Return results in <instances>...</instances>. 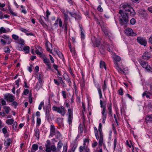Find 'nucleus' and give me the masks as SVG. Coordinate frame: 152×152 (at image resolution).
<instances>
[{
    "mask_svg": "<svg viewBox=\"0 0 152 152\" xmlns=\"http://www.w3.org/2000/svg\"><path fill=\"white\" fill-rule=\"evenodd\" d=\"M99 67L100 68H102L103 67H104V62L101 60L99 63Z\"/></svg>",
    "mask_w": 152,
    "mask_h": 152,
    "instance_id": "nucleus-30",
    "label": "nucleus"
},
{
    "mask_svg": "<svg viewBox=\"0 0 152 152\" xmlns=\"http://www.w3.org/2000/svg\"><path fill=\"white\" fill-rule=\"evenodd\" d=\"M50 149L53 152H55L54 151H55L56 149L57 148L54 145H52L51 146Z\"/></svg>",
    "mask_w": 152,
    "mask_h": 152,
    "instance_id": "nucleus-43",
    "label": "nucleus"
},
{
    "mask_svg": "<svg viewBox=\"0 0 152 152\" xmlns=\"http://www.w3.org/2000/svg\"><path fill=\"white\" fill-rule=\"evenodd\" d=\"M98 10L101 12H102L103 11V9L102 8L100 5H99L97 8Z\"/></svg>",
    "mask_w": 152,
    "mask_h": 152,
    "instance_id": "nucleus-58",
    "label": "nucleus"
},
{
    "mask_svg": "<svg viewBox=\"0 0 152 152\" xmlns=\"http://www.w3.org/2000/svg\"><path fill=\"white\" fill-rule=\"evenodd\" d=\"M4 97L5 99L8 100L9 99V101L10 102H13V101L14 100L13 98L14 97L13 96V95L12 94H5L4 95Z\"/></svg>",
    "mask_w": 152,
    "mask_h": 152,
    "instance_id": "nucleus-12",
    "label": "nucleus"
},
{
    "mask_svg": "<svg viewBox=\"0 0 152 152\" xmlns=\"http://www.w3.org/2000/svg\"><path fill=\"white\" fill-rule=\"evenodd\" d=\"M12 37V38L15 40H17L18 38V36L14 34H13Z\"/></svg>",
    "mask_w": 152,
    "mask_h": 152,
    "instance_id": "nucleus-51",
    "label": "nucleus"
},
{
    "mask_svg": "<svg viewBox=\"0 0 152 152\" xmlns=\"http://www.w3.org/2000/svg\"><path fill=\"white\" fill-rule=\"evenodd\" d=\"M35 132V136L38 139L39 138V130L38 129H34Z\"/></svg>",
    "mask_w": 152,
    "mask_h": 152,
    "instance_id": "nucleus-18",
    "label": "nucleus"
},
{
    "mask_svg": "<svg viewBox=\"0 0 152 152\" xmlns=\"http://www.w3.org/2000/svg\"><path fill=\"white\" fill-rule=\"evenodd\" d=\"M46 149L45 150V151L47 152H51V149L50 147H46Z\"/></svg>",
    "mask_w": 152,
    "mask_h": 152,
    "instance_id": "nucleus-62",
    "label": "nucleus"
},
{
    "mask_svg": "<svg viewBox=\"0 0 152 152\" xmlns=\"http://www.w3.org/2000/svg\"><path fill=\"white\" fill-rule=\"evenodd\" d=\"M122 7L124 9V11H123V12H125L126 13L130 15L131 16H133L135 14V12L133 8L128 4H123Z\"/></svg>",
    "mask_w": 152,
    "mask_h": 152,
    "instance_id": "nucleus-2",
    "label": "nucleus"
},
{
    "mask_svg": "<svg viewBox=\"0 0 152 152\" xmlns=\"http://www.w3.org/2000/svg\"><path fill=\"white\" fill-rule=\"evenodd\" d=\"M145 120L147 123L152 122V115L146 116Z\"/></svg>",
    "mask_w": 152,
    "mask_h": 152,
    "instance_id": "nucleus-17",
    "label": "nucleus"
},
{
    "mask_svg": "<svg viewBox=\"0 0 152 152\" xmlns=\"http://www.w3.org/2000/svg\"><path fill=\"white\" fill-rule=\"evenodd\" d=\"M54 135H56V138L57 139L60 137L61 136L60 132L58 130H55L54 126L51 125L50 136L52 137Z\"/></svg>",
    "mask_w": 152,
    "mask_h": 152,
    "instance_id": "nucleus-3",
    "label": "nucleus"
},
{
    "mask_svg": "<svg viewBox=\"0 0 152 152\" xmlns=\"http://www.w3.org/2000/svg\"><path fill=\"white\" fill-rule=\"evenodd\" d=\"M63 118H57L56 120V122L58 123L59 125H60L63 123Z\"/></svg>",
    "mask_w": 152,
    "mask_h": 152,
    "instance_id": "nucleus-22",
    "label": "nucleus"
},
{
    "mask_svg": "<svg viewBox=\"0 0 152 152\" xmlns=\"http://www.w3.org/2000/svg\"><path fill=\"white\" fill-rule=\"evenodd\" d=\"M38 148V146L37 144H34L32 145L31 152H34L36 151L37 150Z\"/></svg>",
    "mask_w": 152,
    "mask_h": 152,
    "instance_id": "nucleus-16",
    "label": "nucleus"
},
{
    "mask_svg": "<svg viewBox=\"0 0 152 152\" xmlns=\"http://www.w3.org/2000/svg\"><path fill=\"white\" fill-rule=\"evenodd\" d=\"M7 30L5 28L3 27H1L0 28V33L1 34L2 33H7Z\"/></svg>",
    "mask_w": 152,
    "mask_h": 152,
    "instance_id": "nucleus-29",
    "label": "nucleus"
},
{
    "mask_svg": "<svg viewBox=\"0 0 152 152\" xmlns=\"http://www.w3.org/2000/svg\"><path fill=\"white\" fill-rule=\"evenodd\" d=\"M56 52L57 53V55L59 57L62 59H64V56L61 53L60 51L57 52L56 50Z\"/></svg>",
    "mask_w": 152,
    "mask_h": 152,
    "instance_id": "nucleus-27",
    "label": "nucleus"
},
{
    "mask_svg": "<svg viewBox=\"0 0 152 152\" xmlns=\"http://www.w3.org/2000/svg\"><path fill=\"white\" fill-rule=\"evenodd\" d=\"M125 33L128 36H135L136 35V34L133 32V30L129 28H127L125 30Z\"/></svg>",
    "mask_w": 152,
    "mask_h": 152,
    "instance_id": "nucleus-9",
    "label": "nucleus"
},
{
    "mask_svg": "<svg viewBox=\"0 0 152 152\" xmlns=\"http://www.w3.org/2000/svg\"><path fill=\"white\" fill-rule=\"evenodd\" d=\"M4 109L6 113L7 114L9 113L10 110V107L8 106L4 107Z\"/></svg>",
    "mask_w": 152,
    "mask_h": 152,
    "instance_id": "nucleus-25",
    "label": "nucleus"
},
{
    "mask_svg": "<svg viewBox=\"0 0 152 152\" xmlns=\"http://www.w3.org/2000/svg\"><path fill=\"white\" fill-rule=\"evenodd\" d=\"M57 111L60 113H61V115H64V113H63V110L61 109V108L59 107H58V108L57 110Z\"/></svg>",
    "mask_w": 152,
    "mask_h": 152,
    "instance_id": "nucleus-36",
    "label": "nucleus"
},
{
    "mask_svg": "<svg viewBox=\"0 0 152 152\" xmlns=\"http://www.w3.org/2000/svg\"><path fill=\"white\" fill-rule=\"evenodd\" d=\"M109 113L110 115H111L112 113V106L111 104L108 107Z\"/></svg>",
    "mask_w": 152,
    "mask_h": 152,
    "instance_id": "nucleus-48",
    "label": "nucleus"
},
{
    "mask_svg": "<svg viewBox=\"0 0 152 152\" xmlns=\"http://www.w3.org/2000/svg\"><path fill=\"white\" fill-rule=\"evenodd\" d=\"M139 16L142 19H145L148 16V14L146 11L143 9H140L138 11Z\"/></svg>",
    "mask_w": 152,
    "mask_h": 152,
    "instance_id": "nucleus-7",
    "label": "nucleus"
},
{
    "mask_svg": "<svg viewBox=\"0 0 152 152\" xmlns=\"http://www.w3.org/2000/svg\"><path fill=\"white\" fill-rule=\"evenodd\" d=\"M11 141L12 140L10 139H8L7 140V142L5 141L4 144L5 145H6L7 146H9L11 142Z\"/></svg>",
    "mask_w": 152,
    "mask_h": 152,
    "instance_id": "nucleus-24",
    "label": "nucleus"
},
{
    "mask_svg": "<svg viewBox=\"0 0 152 152\" xmlns=\"http://www.w3.org/2000/svg\"><path fill=\"white\" fill-rule=\"evenodd\" d=\"M72 115H69L68 121L69 124L72 122Z\"/></svg>",
    "mask_w": 152,
    "mask_h": 152,
    "instance_id": "nucleus-35",
    "label": "nucleus"
},
{
    "mask_svg": "<svg viewBox=\"0 0 152 152\" xmlns=\"http://www.w3.org/2000/svg\"><path fill=\"white\" fill-rule=\"evenodd\" d=\"M63 145V144L62 143L61 140H60L57 145V150L58 151H60Z\"/></svg>",
    "mask_w": 152,
    "mask_h": 152,
    "instance_id": "nucleus-21",
    "label": "nucleus"
},
{
    "mask_svg": "<svg viewBox=\"0 0 152 152\" xmlns=\"http://www.w3.org/2000/svg\"><path fill=\"white\" fill-rule=\"evenodd\" d=\"M121 16L119 17V22L121 26L126 25L129 22V15H130L127 13L123 12V11L120 10L118 12Z\"/></svg>",
    "mask_w": 152,
    "mask_h": 152,
    "instance_id": "nucleus-1",
    "label": "nucleus"
},
{
    "mask_svg": "<svg viewBox=\"0 0 152 152\" xmlns=\"http://www.w3.org/2000/svg\"><path fill=\"white\" fill-rule=\"evenodd\" d=\"M47 144L45 145L46 147H50V140H48L47 141Z\"/></svg>",
    "mask_w": 152,
    "mask_h": 152,
    "instance_id": "nucleus-46",
    "label": "nucleus"
},
{
    "mask_svg": "<svg viewBox=\"0 0 152 152\" xmlns=\"http://www.w3.org/2000/svg\"><path fill=\"white\" fill-rule=\"evenodd\" d=\"M111 33L107 28H105V36L109 37L110 36Z\"/></svg>",
    "mask_w": 152,
    "mask_h": 152,
    "instance_id": "nucleus-31",
    "label": "nucleus"
},
{
    "mask_svg": "<svg viewBox=\"0 0 152 152\" xmlns=\"http://www.w3.org/2000/svg\"><path fill=\"white\" fill-rule=\"evenodd\" d=\"M68 24V22H64V28H65V31H66V33L67 32V25Z\"/></svg>",
    "mask_w": 152,
    "mask_h": 152,
    "instance_id": "nucleus-28",
    "label": "nucleus"
},
{
    "mask_svg": "<svg viewBox=\"0 0 152 152\" xmlns=\"http://www.w3.org/2000/svg\"><path fill=\"white\" fill-rule=\"evenodd\" d=\"M12 125V129L14 130H15L17 129V123L16 122H14Z\"/></svg>",
    "mask_w": 152,
    "mask_h": 152,
    "instance_id": "nucleus-34",
    "label": "nucleus"
},
{
    "mask_svg": "<svg viewBox=\"0 0 152 152\" xmlns=\"http://www.w3.org/2000/svg\"><path fill=\"white\" fill-rule=\"evenodd\" d=\"M6 122L8 125H12L14 122V120L13 118L7 119L6 120Z\"/></svg>",
    "mask_w": 152,
    "mask_h": 152,
    "instance_id": "nucleus-20",
    "label": "nucleus"
},
{
    "mask_svg": "<svg viewBox=\"0 0 152 152\" xmlns=\"http://www.w3.org/2000/svg\"><path fill=\"white\" fill-rule=\"evenodd\" d=\"M29 91L28 89H24L23 91V94L25 95H26L28 94Z\"/></svg>",
    "mask_w": 152,
    "mask_h": 152,
    "instance_id": "nucleus-53",
    "label": "nucleus"
},
{
    "mask_svg": "<svg viewBox=\"0 0 152 152\" xmlns=\"http://www.w3.org/2000/svg\"><path fill=\"white\" fill-rule=\"evenodd\" d=\"M85 148H86L85 146L84 145L83 147L80 146L79 148V151L80 152H82L83 149L85 150Z\"/></svg>",
    "mask_w": 152,
    "mask_h": 152,
    "instance_id": "nucleus-56",
    "label": "nucleus"
},
{
    "mask_svg": "<svg viewBox=\"0 0 152 152\" xmlns=\"http://www.w3.org/2000/svg\"><path fill=\"white\" fill-rule=\"evenodd\" d=\"M118 94L121 96H122L123 95V91L122 88H120L118 90Z\"/></svg>",
    "mask_w": 152,
    "mask_h": 152,
    "instance_id": "nucleus-41",
    "label": "nucleus"
},
{
    "mask_svg": "<svg viewBox=\"0 0 152 152\" xmlns=\"http://www.w3.org/2000/svg\"><path fill=\"white\" fill-rule=\"evenodd\" d=\"M141 65L144 68L146 69L147 70L149 69L150 68V66L148 65L147 63L143 61H142L140 62Z\"/></svg>",
    "mask_w": 152,
    "mask_h": 152,
    "instance_id": "nucleus-11",
    "label": "nucleus"
},
{
    "mask_svg": "<svg viewBox=\"0 0 152 152\" xmlns=\"http://www.w3.org/2000/svg\"><path fill=\"white\" fill-rule=\"evenodd\" d=\"M18 43L21 45V46L24 45V41L22 39H20L18 40Z\"/></svg>",
    "mask_w": 152,
    "mask_h": 152,
    "instance_id": "nucleus-39",
    "label": "nucleus"
},
{
    "mask_svg": "<svg viewBox=\"0 0 152 152\" xmlns=\"http://www.w3.org/2000/svg\"><path fill=\"white\" fill-rule=\"evenodd\" d=\"M95 43L96 45V47L99 48V50L102 54H104V46L102 44H101V41L99 39H95Z\"/></svg>",
    "mask_w": 152,
    "mask_h": 152,
    "instance_id": "nucleus-4",
    "label": "nucleus"
},
{
    "mask_svg": "<svg viewBox=\"0 0 152 152\" xmlns=\"http://www.w3.org/2000/svg\"><path fill=\"white\" fill-rule=\"evenodd\" d=\"M4 52L6 53H10V50L8 47H5L4 48Z\"/></svg>",
    "mask_w": 152,
    "mask_h": 152,
    "instance_id": "nucleus-37",
    "label": "nucleus"
},
{
    "mask_svg": "<svg viewBox=\"0 0 152 152\" xmlns=\"http://www.w3.org/2000/svg\"><path fill=\"white\" fill-rule=\"evenodd\" d=\"M59 26L60 27H62V28H64V25H62V23L61 19H59Z\"/></svg>",
    "mask_w": 152,
    "mask_h": 152,
    "instance_id": "nucleus-52",
    "label": "nucleus"
},
{
    "mask_svg": "<svg viewBox=\"0 0 152 152\" xmlns=\"http://www.w3.org/2000/svg\"><path fill=\"white\" fill-rule=\"evenodd\" d=\"M98 93L99 95V98L100 99L102 98V92L100 89L99 88L98 89Z\"/></svg>",
    "mask_w": 152,
    "mask_h": 152,
    "instance_id": "nucleus-47",
    "label": "nucleus"
},
{
    "mask_svg": "<svg viewBox=\"0 0 152 152\" xmlns=\"http://www.w3.org/2000/svg\"><path fill=\"white\" fill-rule=\"evenodd\" d=\"M45 117L48 121L50 122L51 120L50 113L48 107H46L45 110Z\"/></svg>",
    "mask_w": 152,
    "mask_h": 152,
    "instance_id": "nucleus-8",
    "label": "nucleus"
},
{
    "mask_svg": "<svg viewBox=\"0 0 152 152\" xmlns=\"http://www.w3.org/2000/svg\"><path fill=\"white\" fill-rule=\"evenodd\" d=\"M20 81V78H18L17 80L15 81L16 85L18 87L19 86V82Z\"/></svg>",
    "mask_w": 152,
    "mask_h": 152,
    "instance_id": "nucleus-54",
    "label": "nucleus"
},
{
    "mask_svg": "<svg viewBox=\"0 0 152 152\" xmlns=\"http://www.w3.org/2000/svg\"><path fill=\"white\" fill-rule=\"evenodd\" d=\"M77 145L76 144H74L73 145V146L72 148V149L71 150V152L72 151V152H74L75 151V150L76 148H77Z\"/></svg>",
    "mask_w": 152,
    "mask_h": 152,
    "instance_id": "nucleus-38",
    "label": "nucleus"
},
{
    "mask_svg": "<svg viewBox=\"0 0 152 152\" xmlns=\"http://www.w3.org/2000/svg\"><path fill=\"white\" fill-rule=\"evenodd\" d=\"M78 129L80 131V133H82L83 132V126L81 124H80L78 127Z\"/></svg>",
    "mask_w": 152,
    "mask_h": 152,
    "instance_id": "nucleus-42",
    "label": "nucleus"
},
{
    "mask_svg": "<svg viewBox=\"0 0 152 152\" xmlns=\"http://www.w3.org/2000/svg\"><path fill=\"white\" fill-rule=\"evenodd\" d=\"M1 103L2 105H5L6 104V103L5 100L3 99H1Z\"/></svg>",
    "mask_w": 152,
    "mask_h": 152,
    "instance_id": "nucleus-64",
    "label": "nucleus"
},
{
    "mask_svg": "<svg viewBox=\"0 0 152 152\" xmlns=\"http://www.w3.org/2000/svg\"><path fill=\"white\" fill-rule=\"evenodd\" d=\"M115 61L119 62L121 60V58L118 56H115L114 58Z\"/></svg>",
    "mask_w": 152,
    "mask_h": 152,
    "instance_id": "nucleus-32",
    "label": "nucleus"
},
{
    "mask_svg": "<svg viewBox=\"0 0 152 152\" xmlns=\"http://www.w3.org/2000/svg\"><path fill=\"white\" fill-rule=\"evenodd\" d=\"M30 48L28 46H26L23 48V50L25 51L26 53H28L29 52Z\"/></svg>",
    "mask_w": 152,
    "mask_h": 152,
    "instance_id": "nucleus-23",
    "label": "nucleus"
},
{
    "mask_svg": "<svg viewBox=\"0 0 152 152\" xmlns=\"http://www.w3.org/2000/svg\"><path fill=\"white\" fill-rule=\"evenodd\" d=\"M20 30L23 32L27 33V32H29L28 31L23 28H20Z\"/></svg>",
    "mask_w": 152,
    "mask_h": 152,
    "instance_id": "nucleus-44",
    "label": "nucleus"
},
{
    "mask_svg": "<svg viewBox=\"0 0 152 152\" xmlns=\"http://www.w3.org/2000/svg\"><path fill=\"white\" fill-rule=\"evenodd\" d=\"M99 24L100 25V26L102 28V30L103 32H104V19H102L100 20V21L99 22Z\"/></svg>",
    "mask_w": 152,
    "mask_h": 152,
    "instance_id": "nucleus-14",
    "label": "nucleus"
},
{
    "mask_svg": "<svg viewBox=\"0 0 152 152\" xmlns=\"http://www.w3.org/2000/svg\"><path fill=\"white\" fill-rule=\"evenodd\" d=\"M103 103L102 100H100V107L101 108H103L102 115H104V105H103Z\"/></svg>",
    "mask_w": 152,
    "mask_h": 152,
    "instance_id": "nucleus-19",
    "label": "nucleus"
},
{
    "mask_svg": "<svg viewBox=\"0 0 152 152\" xmlns=\"http://www.w3.org/2000/svg\"><path fill=\"white\" fill-rule=\"evenodd\" d=\"M9 10L10 11L11 14H12V15L14 16L17 15V13L13 12V11L11 9L10 7H9Z\"/></svg>",
    "mask_w": 152,
    "mask_h": 152,
    "instance_id": "nucleus-33",
    "label": "nucleus"
},
{
    "mask_svg": "<svg viewBox=\"0 0 152 152\" xmlns=\"http://www.w3.org/2000/svg\"><path fill=\"white\" fill-rule=\"evenodd\" d=\"M6 42H7L8 44H9L12 41L11 39L9 37L6 39Z\"/></svg>",
    "mask_w": 152,
    "mask_h": 152,
    "instance_id": "nucleus-60",
    "label": "nucleus"
},
{
    "mask_svg": "<svg viewBox=\"0 0 152 152\" xmlns=\"http://www.w3.org/2000/svg\"><path fill=\"white\" fill-rule=\"evenodd\" d=\"M41 122V119L40 118H37V123L38 125H40Z\"/></svg>",
    "mask_w": 152,
    "mask_h": 152,
    "instance_id": "nucleus-49",
    "label": "nucleus"
},
{
    "mask_svg": "<svg viewBox=\"0 0 152 152\" xmlns=\"http://www.w3.org/2000/svg\"><path fill=\"white\" fill-rule=\"evenodd\" d=\"M2 131L3 133L4 134H5L7 132V130L6 128H5V127L3 128L2 129Z\"/></svg>",
    "mask_w": 152,
    "mask_h": 152,
    "instance_id": "nucleus-61",
    "label": "nucleus"
},
{
    "mask_svg": "<svg viewBox=\"0 0 152 152\" xmlns=\"http://www.w3.org/2000/svg\"><path fill=\"white\" fill-rule=\"evenodd\" d=\"M38 79L39 80V83H37L36 86L37 88H39L42 87V80L41 78V75L40 74H39Z\"/></svg>",
    "mask_w": 152,
    "mask_h": 152,
    "instance_id": "nucleus-13",
    "label": "nucleus"
},
{
    "mask_svg": "<svg viewBox=\"0 0 152 152\" xmlns=\"http://www.w3.org/2000/svg\"><path fill=\"white\" fill-rule=\"evenodd\" d=\"M67 151V148L66 146L64 145L63 146V152H66Z\"/></svg>",
    "mask_w": 152,
    "mask_h": 152,
    "instance_id": "nucleus-63",
    "label": "nucleus"
},
{
    "mask_svg": "<svg viewBox=\"0 0 152 152\" xmlns=\"http://www.w3.org/2000/svg\"><path fill=\"white\" fill-rule=\"evenodd\" d=\"M137 42L141 45L145 46L147 44L146 39L141 37H138L137 38Z\"/></svg>",
    "mask_w": 152,
    "mask_h": 152,
    "instance_id": "nucleus-6",
    "label": "nucleus"
},
{
    "mask_svg": "<svg viewBox=\"0 0 152 152\" xmlns=\"http://www.w3.org/2000/svg\"><path fill=\"white\" fill-rule=\"evenodd\" d=\"M44 103L43 102H40V104H39L38 107V109L39 110H41L42 109V106L43 105Z\"/></svg>",
    "mask_w": 152,
    "mask_h": 152,
    "instance_id": "nucleus-50",
    "label": "nucleus"
},
{
    "mask_svg": "<svg viewBox=\"0 0 152 152\" xmlns=\"http://www.w3.org/2000/svg\"><path fill=\"white\" fill-rule=\"evenodd\" d=\"M145 96H146L147 98H149V99L150 98L149 96L148 95L147 93V91L144 92L142 94V96L143 97H144Z\"/></svg>",
    "mask_w": 152,
    "mask_h": 152,
    "instance_id": "nucleus-40",
    "label": "nucleus"
},
{
    "mask_svg": "<svg viewBox=\"0 0 152 152\" xmlns=\"http://www.w3.org/2000/svg\"><path fill=\"white\" fill-rule=\"evenodd\" d=\"M63 98L64 99L66 98V93L64 91H62L61 92Z\"/></svg>",
    "mask_w": 152,
    "mask_h": 152,
    "instance_id": "nucleus-57",
    "label": "nucleus"
},
{
    "mask_svg": "<svg viewBox=\"0 0 152 152\" xmlns=\"http://www.w3.org/2000/svg\"><path fill=\"white\" fill-rule=\"evenodd\" d=\"M116 142H117V139H116V138H115L114 139V150H115V148H116Z\"/></svg>",
    "mask_w": 152,
    "mask_h": 152,
    "instance_id": "nucleus-59",
    "label": "nucleus"
},
{
    "mask_svg": "<svg viewBox=\"0 0 152 152\" xmlns=\"http://www.w3.org/2000/svg\"><path fill=\"white\" fill-rule=\"evenodd\" d=\"M102 125L100 123L99 124V125L98 128V131L99 134V145L101 146L102 144L103 143V135H102Z\"/></svg>",
    "mask_w": 152,
    "mask_h": 152,
    "instance_id": "nucleus-5",
    "label": "nucleus"
},
{
    "mask_svg": "<svg viewBox=\"0 0 152 152\" xmlns=\"http://www.w3.org/2000/svg\"><path fill=\"white\" fill-rule=\"evenodd\" d=\"M43 61L46 65L48 66V69L52 70V69L50 66V63L49 60V59L46 57H44L43 58Z\"/></svg>",
    "mask_w": 152,
    "mask_h": 152,
    "instance_id": "nucleus-10",
    "label": "nucleus"
},
{
    "mask_svg": "<svg viewBox=\"0 0 152 152\" xmlns=\"http://www.w3.org/2000/svg\"><path fill=\"white\" fill-rule=\"evenodd\" d=\"M64 22H68L67 21L68 20V19H69V17L68 15L66 13L64 15Z\"/></svg>",
    "mask_w": 152,
    "mask_h": 152,
    "instance_id": "nucleus-26",
    "label": "nucleus"
},
{
    "mask_svg": "<svg viewBox=\"0 0 152 152\" xmlns=\"http://www.w3.org/2000/svg\"><path fill=\"white\" fill-rule=\"evenodd\" d=\"M150 58V55L148 52L144 53L142 56V58L144 60H148Z\"/></svg>",
    "mask_w": 152,
    "mask_h": 152,
    "instance_id": "nucleus-15",
    "label": "nucleus"
},
{
    "mask_svg": "<svg viewBox=\"0 0 152 152\" xmlns=\"http://www.w3.org/2000/svg\"><path fill=\"white\" fill-rule=\"evenodd\" d=\"M68 113L69 115H72V110L71 109H68Z\"/></svg>",
    "mask_w": 152,
    "mask_h": 152,
    "instance_id": "nucleus-55",
    "label": "nucleus"
},
{
    "mask_svg": "<svg viewBox=\"0 0 152 152\" xmlns=\"http://www.w3.org/2000/svg\"><path fill=\"white\" fill-rule=\"evenodd\" d=\"M136 22V20L134 18H132L130 20V23L132 25H134Z\"/></svg>",
    "mask_w": 152,
    "mask_h": 152,
    "instance_id": "nucleus-45",
    "label": "nucleus"
}]
</instances>
